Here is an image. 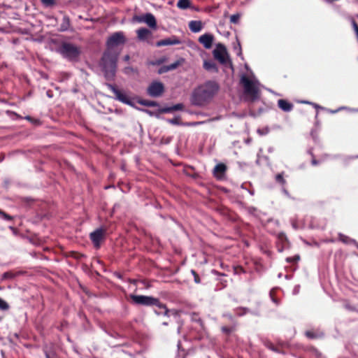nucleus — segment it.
<instances>
[{
	"mask_svg": "<svg viewBox=\"0 0 358 358\" xmlns=\"http://www.w3.org/2000/svg\"><path fill=\"white\" fill-rule=\"evenodd\" d=\"M219 85L215 81H207L198 87L193 92L192 103L193 105L201 106L208 103L218 92Z\"/></svg>",
	"mask_w": 358,
	"mask_h": 358,
	"instance_id": "nucleus-1",
	"label": "nucleus"
},
{
	"mask_svg": "<svg viewBox=\"0 0 358 358\" xmlns=\"http://www.w3.org/2000/svg\"><path fill=\"white\" fill-rule=\"evenodd\" d=\"M117 55L110 50H106L101 57L100 66L106 79L113 78L117 68Z\"/></svg>",
	"mask_w": 358,
	"mask_h": 358,
	"instance_id": "nucleus-2",
	"label": "nucleus"
},
{
	"mask_svg": "<svg viewBox=\"0 0 358 358\" xmlns=\"http://www.w3.org/2000/svg\"><path fill=\"white\" fill-rule=\"evenodd\" d=\"M241 84L243 86L244 94L247 96V100L254 102L259 98V90L257 83L250 80L245 75H243L241 78Z\"/></svg>",
	"mask_w": 358,
	"mask_h": 358,
	"instance_id": "nucleus-3",
	"label": "nucleus"
},
{
	"mask_svg": "<svg viewBox=\"0 0 358 358\" xmlns=\"http://www.w3.org/2000/svg\"><path fill=\"white\" fill-rule=\"evenodd\" d=\"M58 52L69 61H78L81 50L79 47L73 43L64 42L59 47Z\"/></svg>",
	"mask_w": 358,
	"mask_h": 358,
	"instance_id": "nucleus-4",
	"label": "nucleus"
},
{
	"mask_svg": "<svg viewBox=\"0 0 358 358\" xmlns=\"http://www.w3.org/2000/svg\"><path fill=\"white\" fill-rule=\"evenodd\" d=\"M130 297L136 304L145 306H156L165 309V307L156 298L142 295H131Z\"/></svg>",
	"mask_w": 358,
	"mask_h": 358,
	"instance_id": "nucleus-5",
	"label": "nucleus"
},
{
	"mask_svg": "<svg viewBox=\"0 0 358 358\" xmlns=\"http://www.w3.org/2000/svg\"><path fill=\"white\" fill-rule=\"evenodd\" d=\"M214 57L222 64H227L228 62L231 63L229 60V55L225 46L222 44H217L216 48L213 50Z\"/></svg>",
	"mask_w": 358,
	"mask_h": 358,
	"instance_id": "nucleus-6",
	"label": "nucleus"
},
{
	"mask_svg": "<svg viewBox=\"0 0 358 358\" xmlns=\"http://www.w3.org/2000/svg\"><path fill=\"white\" fill-rule=\"evenodd\" d=\"M132 22L138 23L144 22L147 24L151 29H155L157 28L156 19L155 16L150 13H148L142 15H134L132 17Z\"/></svg>",
	"mask_w": 358,
	"mask_h": 358,
	"instance_id": "nucleus-7",
	"label": "nucleus"
},
{
	"mask_svg": "<svg viewBox=\"0 0 358 358\" xmlns=\"http://www.w3.org/2000/svg\"><path fill=\"white\" fill-rule=\"evenodd\" d=\"M126 42L125 36L122 31L115 32L106 41L107 50H110L111 48L123 45Z\"/></svg>",
	"mask_w": 358,
	"mask_h": 358,
	"instance_id": "nucleus-8",
	"label": "nucleus"
},
{
	"mask_svg": "<svg viewBox=\"0 0 358 358\" xmlns=\"http://www.w3.org/2000/svg\"><path fill=\"white\" fill-rule=\"evenodd\" d=\"M164 92V85L161 82H152L147 89L148 95L152 97H159Z\"/></svg>",
	"mask_w": 358,
	"mask_h": 358,
	"instance_id": "nucleus-9",
	"label": "nucleus"
},
{
	"mask_svg": "<svg viewBox=\"0 0 358 358\" xmlns=\"http://www.w3.org/2000/svg\"><path fill=\"white\" fill-rule=\"evenodd\" d=\"M106 234V229L103 227H99L91 232L90 237L92 241L94 246H99L101 241L105 238Z\"/></svg>",
	"mask_w": 358,
	"mask_h": 358,
	"instance_id": "nucleus-10",
	"label": "nucleus"
},
{
	"mask_svg": "<svg viewBox=\"0 0 358 358\" xmlns=\"http://www.w3.org/2000/svg\"><path fill=\"white\" fill-rule=\"evenodd\" d=\"M106 86L108 87V88L109 90H110L113 92V94L115 96L116 99H117L118 101H120L124 103H127V104L130 103V100H129V97L125 94H124L121 90H118L115 87V85L110 84V83H107Z\"/></svg>",
	"mask_w": 358,
	"mask_h": 358,
	"instance_id": "nucleus-11",
	"label": "nucleus"
},
{
	"mask_svg": "<svg viewBox=\"0 0 358 358\" xmlns=\"http://www.w3.org/2000/svg\"><path fill=\"white\" fill-rule=\"evenodd\" d=\"M214 40V36L211 34L206 33L199 38V42L201 43L206 49H210L212 47Z\"/></svg>",
	"mask_w": 358,
	"mask_h": 358,
	"instance_id": "nucleus-12",
	"label": "nucleus"
},
{
	"mask_svg": "<svg viewBox=\"0 0 358 358\" xmlns=\"http://www.w3.org/2000/svg\"><path fill=\"white\" fill-rule=\"evenodd\" d=\"M327 224L326 218L313 217L310 221V227L315 229H324Z\"/></svg>",
	"mask_w": 358,
	"mask_h": 358,
	"instance_id": "nucleus-13",
	"label": "nucleus"
},
{
	"mask_svg": "<svg viewBox=\"0 0 358 358\" xmlns=\"http://www.w3.org/2000/svg\"><path fill=\"white\" fill-rule=\"evenodd\" d=\"M181 43V41L178 38V37L176 36H171L169 38H164L160 40L157 42V46H166V45H179Z\"/></svg>",
	"mask_w": 358,
	"mask_h": 358,
	"instance_id": "nucleus-14",
	"label": "nucleus"
},
{
	"mask_svg": "<svg viewBox=\"0 0 358 358\" xmlns=\"http://www.w3.org/2000/svg\"><path fill=\"white\" fill-rule=\"evenodd\" d=\"M278 106L284 112H290L294 108L293 103L286 99H279Z\"/></svg>",
	"mask_w": 358,
	"mask_h": 358,
	"instance_id": "nucleus-15",
	"label": "nucleus"
},
{
	"mask_svg": "<svg viewBox=\"0 0 358 358\" xmlns=\"http://www.w3.org/2000/svg\"><path fill=\"white\" fill-rule=\"evenodd\" d=\"M183 62H184V59H180L169 65L164 66L159 69V73H162L168 72L169 71L174 70V69H177Z\"/></svg>",
	"mask_w": 358,
	"mask_h": 358,
	"instance_id": "nucleus-16",
	"label": "nucleus"
},
{
	"mask_svg": "<svg viewBox=\"0 0 358 358\" xmlns=\"http://www.w3.org/2000/svg\"><path fill=\"white\" fill-rule=\"evenodd\" d=\"M226 171L227 166L224 164L220 163L215 166L213 172L216 178H221Z\"/></svg>",
	"mask_w": 358,
	"mask_h": 358,
	"instance_id": "nucleus-17",
	"label": "nucleus"
},
{
	"mask_svg": "<svg viewBox=\"0 0 358 358\" xmlns=\"http://www.w3.org/2000/svg\"><path fill=\"white\" fill-rule=\"evenodd\" d=\"M189 28L191 30V31L194 33H197L202 29L203 24L201 21L200 20H192L189 23Z\"/></svg>",
	"mask_w": 358,
	"mask_h": 358,
	"instance_id": "nucleus-18",
	"label": "nucleus"
},
{
	"mask_svg": "<svg viewBox=\"0 0 358 358\" xmlns=\"http://www.w3.org/2000/svg\"><path fill=\"white\" fill-rule=\"evenodd\" d=\"M138 38L144 41L150 37L152 34L151 31L146 28H140L136 31Z\"/></svg>",
	"mask_w": 358,
	"mask_h": 358,
	"instance_id": "nucleus-19",
	"label": "nucleus"
},
{
	"mask_svg": "<svg viewBox=\"0 0 358 358\" xmlns=\"http://www.w3.org/2000/svg\"><path fill=\"white\" fill-rule=\"evenodd\" d=\"M338 239L343 244L358 246V244H357L355 240L343 234H338Z\"/></svg>",
	"mask_w": 358,
	"mask_h": 358,
	"instance_id": "nucleus-20",
	"label": "nucleus"
},
{
	"mask_svg": "<svg viewBox=\"0 0 358 358\" xmlns=\"http://www.w3.org/2000/svg\"><path fill=\"white\" fill-rule=\"evenodd\" d=\"M71 26L70 18L67 15H64L62 18V23L60 24L59 31H66L69 29Z\"/></svg>",
	"mask_w": 358,
	"mask_h": 358,
	"instance_id": "nucleus-21",
	"label": "nucleus"
},
{
	"mask_svg": "<svg viewBox=\"0 0 358 358\" xmlns=\"http://www.w3.org/2000/svg\"><path fill=\"white\" fill-rule=\"evenodd\" d=\"M203 68L207 71H217V68L215 63L213 61H204Z\"/></svg>",
	"mask_w": 358,
	"mask_h": 358,
	"instance_id": "nucleus-22",
	"label": "nucleus"
},
{
	"mask_svg": "<svg viewBox=\"0 0 358 358\" xmlns=\"http://www.w3.org/2000/svg\"><path fill=\"white\" fill-rule=\"evenodd\" d=\"M291 224L294 229H301L304 227V224L302 220H298L297 218H292L290 220Z\"/></svg>",
	"mask_w": 358,
	"mask_h": 358,
	"instance_id": "nucleus-23",
	"label": "nucleus"
},
{
	"mask_svg": "<svg viewBox=\"0 0 358 358\" xmlns=\"http://www.w3.org/2000/svg\"><path fill=\"white\" fill-rule=\"evenodd\" d=\"M138 103L141 106L147 107H155L159 106V103L157 101L145 99L139 100Z\"/></svg>",
	"mask_w": 358,
	"mask_h": 358,
	"instance_id": "nucleus-24",
	"label": "nucleus"
},
{
	"mask_svg": "<svg viewBox=\"0 0 358 358\" xmlns=\"http://www.w3.org/2000/svg\"><path fill=\"white\" fill-rule=\"evenodd\" d=\"M190 6L189 0H178L177 6L180 9H187Z\"/></svg>",
	"mask_w": 358,
	"mask_h": 358,
	"instance_id": "nucleus-25",
	"label": "nucleus"
},
{
	"mask_svg": "<svg viewBox=\"0 0 358 358\" xmlns=\"http://www.w3.org/2000/svg\"><path fill=\"white\" fill-rule=\"evenodd\" d=\"M241 15L240 13H236L230 16V22L234 24H237L240 22Z\"/></svg>",
	"mask_w": 358,
	"mask_h": 358,
	"instance_id": "nucleus-26",
	"label": "nucleus"
},
{
	"mask_svg": "<svg viewBox=\"0 0 358 358\" xmlns=\"http://www.w3.org/2000/svg\"><path fill=\"white\" fill-rule=\"evenodd\" d=\"M275 181L282 185H285L286 181L284 179L283 173H278L275 176Z\"/></svg>",
	"mask_w": 358,
	"mask_h": 358,
	"instance_id": "nucleus-27",
	"label": "nucleus"
},
{
	"mask_svg": "<svg viewBox=\"0 0 358 358\" xmlns=\"http://www.w3.org/2000/svg\"><path fill=\"white\" fill-rule=\"evenodd\" d=\"M41 1L46 7H52L56 3L55 0H41Z\"/></svg>",
	"mask_w": 358,
	"mask_h": 358,
	"instance_id": "nucleus-28",
	"label": "nucleus"
},
{
	"mask_svg": "<svg viewBox=\"0 0 358 358\" xmlns=\"http://www.w3.org/2000/svg\"><path fill=\"white\" fill-rule=\"evenodd\" d=\"M0 217L6 220L11 221L13 220V217L10 215L7 214L4 211L0 210Z\"/></svg>",
	"mask_w": 358,
	"mask_h": 358,
	"instance_id": "nucleus-29",
	"label": "nucleus"
},
{
	"mask_svg": "<svg viewBox=\"0 0 358 358\" xmlns=\"http://www.w3.org/2000/svg\"><path fill=\"white\" fill-rule=\"evenodd\" d=\"M167 121H168V122H169L172 124L179 125L181 124L180 117H176L173 119H169Z\"/></svg>",
	"mask_w": 358,
	"mask_h": 358,
	"instance_id": "nucleus-30",
	"label": "nucleus"
},
{
	"mask_svg": "<svg viewBox=\"0 0 358 358\" xmlns=\"http://www.w3.org/2000/svg\"><path fill=\"white\" fill-rule=\"evenodd\" d=\"M9 308L8 304L0 298V310H6Z\"/></svg>",
	"mask_w": 358,
	"mask_h": 358,
	"instance_id": "nucleus-31",
	"label": "nucleus"
},
{
	"mask_svg": "<svg viewBox=\"0 0 358 358\" xmlns=\"http://www.w3.org/2000/svg\"><path fill=\"white\" fill-rule=\"evenodd\" d=\"M24 119L28 120V121H29L30 122H31L34 124H40V120H39L34 119V118L31 117L29 115L26 116L24 117Z\"/></svg>",
	"mask_w": 358,
	"mask_h": 358,
	"instance_id": "nucleus-32",
	"label": "nucleus"
},
{
	"mask_svg": "<svg viewBox=\"0 0 358 358\" xmlns=\"http://www.w3.org/2000/svg\"><path fill=\"white\" fill-rule=\"evenodd\" d=\"M279 239H280V241H282L283 240H285V243H283V242L282 243V246H287V245H289V242H288V241H287V238L286 236H285L284 234H280V235H279Z\"/></svg>",
	"mask_w": 358,
	"mask_h": 358,
	"instance_id": "nucleus-33",
	"label": "nucleus"
},
{
	"mask_svg": "<svg viewBox=\"0 0 358 358\" xmlns=\"http://www.w3.org/2000/svg\"><path fill=\"white\" fill-rule=\"evenodd\" d=\"M159 112L160 113H171V112H173V110H172V106H171V107L162 108L159 109Z\"/></svg>",
	"mask_w": 358,
	"mask_h": 358,
	"instance_id": "nucleus-34",
	"label": "nucleus"
},
{
	"mask_svg": "<svg viewBox=\"0 0 358 358\" xmlns=\"http://www.w3.org/2000/svg\"><path fill=\"white\" fill-rule=\"evenodd\" d=\"M183 108H184V106L182 103H177L172 106V110L173 111L182 110L183 109Z\"/></svg>",
	"mask_w": 358,
	"mask_h": 358,
	"instance_id": "nucleus-35",
	"label": "nucleus"
},
{
	"mask_svg": "<svg viewBox=\"0 0 358 358\" xmlns=\"http://www.w3.org/2000/svg\"><path fill=\"white\" fill-rule=\"evenodd\" d=\"M300 259V257L299 255H295L293 257H287V262H296Z\"/></svg>",
	"mask_w": 358,
	"mask_h": 358,
	"instance_id": "nucleus-36",
	"label": "nucleus"
},
{
	"mask_svg": "<svg viewBox=\"0 0 358 358\" xmlns=\"http://www.w3.org/2000/svg\"><path fill=\"white\" fill-rule=\"evenodd\" d=\"M311 155L313 156V159H312V160H311V164H312L313 166H316V165L319 164V163H320V162H319V161H318V160H317V159L315 158V157H314V155H313V153H311Z\"/></svg>",
	"mask_w": 358,
	"mask_h": 358,
	"instance_id": "nucleus-37",
	"label": "nucleus"
},
{
	"mask_svg": "<svg viewBox=\"0 0 358 358\" xmlns=\"http://www.w3.org/2000/svg\"><path fill=\"white\" fill-rule=\"evenodd\" d=\"M192 274L194 275V280H195V282H197V283H198V282H199V278L198 275L196 273V272H195L194 270H192Z\"/></svg>",
	"mask_w": 358,
	"mask_h": 358,
	"instance_id": "nucleus-38",
	"label": "nucleus"
},
{
	"mask_svg": "<svg viewBox=\"0 0 358 358\" xmlns=\"http://www.w3.org/2000/svg\"><path fill=\"white\" fill-rule=\"evenodd\" d=\"M8 113H10V114H12V115H15V116L16 117V118H17V119H22V118L20 115L17 114V113H15V112H10V111H8Z\"/></svg>",
	"mask_w": 358,
	"mask_h": 358,
	"instance_id": "nucleus-39",
	"label": "nucleus"
},
{
	"mask_svg": "<svg viewBox=\"0 0 358 358\" xmlns=\"http://www.w3.org/2000/svg\"><path fill=\"white\" fill-rule=\"evenodd\" d=\"M12 277H13V274L10 273H5L3 274V278H12Z\"/></svg>",
	"mask_w": 358,
	"mask_h": 358,
	"instance_id": "nucleus-40",
	"label": "nucleus"
},
{
	"mask_svg": "<svg viewBox=\"0 0 358 358\" xmlns=\"http://www.w3.org/2000/svg\"><path fill=\"white\" fill-rule=\"evenodd\" d=\"M351 159H352V162L354 163H356V162L358 163V156H357V157H352Z\"/></svg>",
	"mask_w": 358,
	"mask_h": 358,
	"instance_id": "nucleus-41",
	"label": "nucleus"
},
{
	"mask_svg": "<svg viewBox=\"0 0 358 358\" xmlns=\"http://www.w3.org/2000/svg\"><path fill=\"white\" fill-rule=\"evenodd\" d=\"M129 59V55L124 56V60L125 61H128Z\"/></svg>",
	"mask_w": 358,
	"mask_h": 358,
	"instance_id": "nucleus-42",
	"label": "nucleus"
},
{
	"mask_svg": "<svg viewBox=\"0 0 358 358\" xmlns=\"http://www.w3.org/2000/svg\"><path fill=\"white\" fill-rule=\"evenodd\" d=\"M306 335L308 336V337H312V335L310 334V332H306Z\"/></svg>",
	"mask_w": 358,
	"mask_h": 358,
	"instance_id": "nucleus-43",
	"label": "nucleus"
},
{
	"mask_svg": "<svg viewBox=\"0 0 358 358\" xmlns=\"http://www.w3.org/2000/svg\"><path fill=\"white\" fill-rule=\"evenodd\" d=\"M337 111H338V110H332V111H331V113H336V112H337Z\"/></svg>",
	"mask_w": 358,
	"mask_h": 358,
	"instance_id": "nucleus-44",
	"label": "nucleus"
},
{
	"mask_svg": "<svg viewBox=\"0 0 358 358\" xmlns=\"http://www.w3.org/2000/svg\"><path fill=\"white\" fill-rule=\"evenodd\" d=\"M199 123L198 122H194V123H192V125H196V124H198Z\"/></svg>",
	"mask_w": 358,
	"mask_h": 358,
	"instance_id": "nucleus-45",
	"label": "nucleus"
},
{
	"mask_svg": "<svg viewBox=\"0 0 358 358\" xmlns=\"http://www.w3.org/2000/svg\"><path fill=\"white\" fill-rule=\"evenodd\" d=\"M47 94H48V96H50V97L51 96V95H50V94H49V92H48Z\"/></svg>",
	"mask_w": 358,
	"mask_h": 358,
	"instance_id": "nucleus-46",
	"label": "nucleus"
}]
</instances>
